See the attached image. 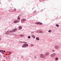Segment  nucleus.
<instances>
[{
  "label": "nucleus",
  "instance_id": "10",
  "mask_svg": "<svg viewBox=\"0 0 61 61\" xmlns=\"http://www.w3.org/2000/svg\"><path fill=\"white\" fill-rule=\"evenodd\" d=\"M32 37L34 38H35V37H36L35 36H34V35H32Z\"/></svg>",
  "mask_w": 61,
  "mask_h": 61
},
{
  "label": "nucleus",
  "instance_id": "5",
  "mask_svg": "<svg viewBox=\"0 0 61 61\" xmlns=\"http://www.w3.org/2000/svg\"><path fill=\"white\" fill-rule=\"evenodd\" d=\"M45 56H48L49 55V52H47L46 53H45Z\"/></svg>",
  "mask_w": 61,
  "mask_h": 61
},
{
  "label": "nucleus",
  "instance_id": "16",
  "mask_svg": "<svg viewBox=\"0 0 61 61\" xmlns=\"http://www.w3.org/2000/svg\"><path fill=\"white\" fill-rule=\"evenodd\" d=\"M51 32H52V31L51 30H49L48 31V32H49V33Z\"/></svg>",
  "mask_w": 61,
  "mask_h": 61
},
{
  "label": "nucleus",
  "instance_id": "2",
  "mask_svg": "<svg viewBox=\"0 0 61 61\" xmlns=\"http://www.w3.org/2000/svg\"><path fill=\"white\" fill-rule=\"evenodd\" d=\"M28 46V45L27 44H25L22 46V47H27Z\"/></svg>",
  "mask_w": 61,
  "mask_h": 61
},
{
  "label": "nucleus",
  "instance_id": "7",
  "mask_svg": "<svg viewBox=\"0 0 61 61\" xmlns=\"http://www.w3.org/2000/svg\"><path fill=\"white\" fill-rule=\"evenodd\" d=\"M19 21V20H15L14 21V23H17V22H18Z\"/></svg>",
  "mask_w": 61,
  "mask_h": 61
},
{
  "label": "nucleus",
  "instance_id": "20",
  "mask_svg": "<svg viewBox=\"0 0 61 61\" xmlns=\"http://www.w3.org/2000/svg\"><path fill=\"white\" fill-rule=\"evenodd\" d=\"M14 11L15 12V11H16V9H14Z\"/></svg>",
  "mask_w": 61,
  "mask_h": 61
},
{
  "label": "nucleus",
  "instance_id": "9",
  "mask_svg": "<svg viewBox=\"0 0 61 61\" xmlns=\"http://www.w3.org/2000/svg\"><path fill=\"white\" fill-rule=\"evenodd\" d=\"M19 28L20 30V29H21L22 28V27L20 26H19Z\"/></svg>",
  "mask_w": 61,
  "mask_h": 61
},
{
  "label": "nucleus",
  "instance_id": "11",
  "mask_svg": "<svg viewBox=\"0 0 61 61\" xmlns=\"http://www.w3.org/2000/svg\"><path fill=\"white\" fill-rule=\"evenodd\" d=\"M9 32H10V33H13V32H14V31H13V30H12L10 31H9Z\"/></svg>",
  "mask_w": 61,
  "mask_h": 61
},
{
  "label": "nucleus",
  "instance_id": "31",
  "mask_svg": "<svg viewBox=\"0 0 61 61\" xmlns=\"http://www.w3.org/2000/svg\"><path fill=\"white\" fill-rule=\"evenodd\" d=\"M5 52V51H4V52Z\"/></svg>",
  "mask_w": 61,
  "mask_h": 61
},
{
  "label": "nucleus",
  "instance_id": "32",
  "mask_svg": "<svg viewBox=\"0 0 61 61\" xmlns=\"http://www.w3.org/2000/svg\"><path fill=\"white\" fill-rule=\"evenodd\" d=\"M0 51H2V50H0Z\"/></svg>",
  "mask_w": 61,
  "mask_h": 61
},
{
  "label": "nucleus",
  "instance_id": "12",
  "mask_svg": "<svg viewBox=\"0 0 61 61\" xmlns=\"http://www.w3.org/2000/svg\"><path fill=\"white\" fill-rule=\"evenodd\" d=\"M16 29H15L13 30V32H15V31H16Z\"/></svg>",
  "mask_w": 61,
  "mask_h": 61
},
{
  "label": "nucleus",
  "instance_id": "8",
  "mask_svg": "<svg viewBox=\"0 0 61 61\" xmlns=\"http://www.w3.org/2000/svg\"><path fill=\"white\" fill-rule=\"evenodd\" d=\"M22 20L23 22H25V21H26V19H22Z\"/></svg>",
  "mask_w": 61,
  "mask_h": 61
},
{
  "label": "nucleus",
  "instance_id": "6",
  "mask_svg": "<svg viewBox=\"0 0 61 61\" xmlns=\"http://www.w3.org/2000/svg\"><path fill=\"white\" fill-rule=\"evenodd\" d=\"M59 46H55V49H58Z\"/></svg>",
  "mask_w": 61,
  "mask_h": 61
},
{
  "label": "nucleus",
  "instance_id": "14",
  "mask_svg": "<svg viewBox=\"0 0 61 61\" xmlns=\"http://www.w3.org/2000/svg\"><path fill=\"white\" fill-rule=\"evenodd\" d=\"M58 58H57V57H56L55 58V60H58Z\"/></svg>",
  "mask_w": 61,
  "mask_h": 61
},
{
  "label": "nucleus",
  "instance_id": "22",
  "mask_svg": "<svg viewBox=\"0 0 61 61\" xmlns=\"http://www.w3.org/2000/svg\"><path fill=\"white\" fill-rule=\"evenodd\" d=\"M28 38H30V36H29L28 37Z\"/></svg>",
  "mask_w": 61,
  "mask_h": 61
},
{
  "label": "nucleus",
  "instance_id": "13",
  "mask_svg": "<svg viewBox=\"0 0 61 61\" xmlns=\"http://www.w3.org/2000/svg\"><path fill=\"white\" fill-rule=\"evenodd\" d=\"M23 36H24L23 35H20V37H23Z\"/></svg>",
  "mask_w": 61,
  "mask_h": 61
},
{
  "label": "nucleus",
  "instance_id": "15",
  "mask_svg": "<svg viewBox=\"0 0 61 61\" xmlns=\"http://www.w3.org/2000/svg\"><path fill=\"white\" fill-rule=\"evenodd\" d=\"M36 39L37 40H39V39L38 37H36Z\"/></svg>",
  "mask_w": 61,
  "mask_h": 61
},
{
  "label": "nucleus",
  "instance_id": "25",
  "mask_svg": "<svg viewBox=\"0 0 61 61\" xmlns=\"http://www.w3.org/2000/svg\"><path fill=\"white\" fill-rule=\"evenodd\" d=\"M36 14V12H34L33 13V14Z\"/></svg>",
  "mask_w": 61,
  "mask_h": 61
},
{
  "label": "nucleus",
  "instance_id": "19",
  "mask_svg": "<svg viewBox=\"0 0 61 61\" xmlns=\"http://www.w3.org/2000/svg\"><path fill=\"white\" fill-rule=\"evenodd\" d=\"M12 53V52H9V54L10 55V54H11Z\"/></svg>",
  "mask_w": 61,
  "mask_h": 61
},
{
  "label": "nucleus",
  "instance_id": "18",
  "mask_svg": "<svg viewBox=\"0 0 61 61\" xmlns=\"http://www.w3.org/2000/svg\"><path fill=\"white\" fill-rule=\"evenodd\" d=\"M18 19H20V18L19 17V16H18Z\"/></svg>",
  "mask_w": 61,
  "mask_h": 61
},
{
  "label": "nucleus",
  "instance_id": "1",
  "mask_svg": "<svg viewBox=\"0 0 61 61\" xmlns=\"http://www.w3.org/2000/svg\"><path fill=\"white\" fill-rule=\"evenodd\" d=\"M40 57L41 58H45V57H46V56H45V55L44 56V55L43 54H41L40 55Z\"/></svg>",
  "mask_w": 61,
  "mask_h": 61
},
{
  "label": "nucleus",
  "instance_id": "33",
  "mask_svg": "<svg viewBox=\"0 0 61 61\" xmlns=\"http://www.w3.org/2000/svg\"><path fill=\"white\" fill-rule=\"evenodd\" d=\"M4 56V57H5V56Z\"/></svg>",
  "mask_w": 61,
  "mask_h": 61
},
{
  "label": "nucleus",
  "instance_id": "24",
  "mask_svg": "<svg viewBox=\"0 0 61 61\" xmlns=\"http://www.w3.org/2000/svg\"><path fill=\"white\" fill-rule=\"evenodd\" d=\"M9 32H7V34H9Z\"/></svg>",
  "mask_w": 61,
  "mask_h": 61
},
{
  "label": "nucleus",
  "instance_id": "30",
  "mask_svg": "<svg viewBox=\"0 0 61 61\" xmlns=\"http://www.w3.org/2000/svg\"><path fill=\"white\" fill-rule=\"evenodd\" d=\"M1 40V38H0V41Z\"/></svg>",
  "mask_w": 61,
  "mask_h": 61
},
{
  "label": "nucleus",
  "instance_id": "26",
  "mask_svg": "<svg viewBox=\"0 0 61 61\" xmlns=\"http://www.w3.org/2000/svg\"><path fill=\"white\" fill-rule=\"evenodd\" d=\"M54 51H55V50H52L53 52H54Z\"/></svg>",
  "mask_w": 61,
  "mask_h": 61
},
{
  "label": "nucleus",
  "instance_id": "17",
  "mask_svg": "<svg viewBox=\"0 0 61 61\" xmlns=\"http://www.w3.org/2000/svg\"><path fill=\"white\" fill-rule=\"evenodd\" d=\"M39 32L40 33H43V32L41 31H39Z\"/></svg>",
  "mask_w": 61,
  "mask_h": 61
},
{
  "label": "nucleus",
  "instance_id": "21",
  "mask_svg": "<svg viewBox=\"0 0 61 61\" xmlns=\"http://www.w3.org/2000/svg\"><path fill=\"white\" fill-rule=\"evenodd\" d=\"M57 26H59V25L58 24H56V25Z\"/></svg>",
  "mask_w": 61,
  "mask_h": 61
},
{
  "label": "nucleus",
  "instance_id": "29",
  "mask_svg": "<svg viewBox=\"0 0 61 61\" xmlns=\"http://www.w3.org/2000/svg\"><path fill=\"white\" fill-rule=\"evenodd\" d=\"M2 52H3V51H4V50H2Z\"/></svg>",
  "mask_w": 61,
  "mask_h": 61
},
{
  "label": "nucleus",
  "instance_id": "28",
  "mask_svg": "<svg viewBox=\"0 0 61 61\" xmlns=\"http://www.w3.org/2000/svg\"><path fill=\"white\" fill-rule=\"evenodd\" d=\"M35 58H36V57H35Z\"/></svg>",
  "mask_w": 61,
  "mask_h": 61
},
{
  "label": "nucleus",
  "instance_id": "23",
  "mask_svg": "<svg viewBox=\"0 0 61 61\" xmlns=\"http://www.w3.org/2000/svg\"><path fill=\"white\" fill-rule=\"evenodd\" d=\"M31 46H34V45L33 44H31Z\"/></svg>",
  "mask_w": 61,
  "mask_h": 61
},
{
  "label": "nucleus",
  "instance_id": "3",
  "mask_svg": "<svg viewBox=\"0 0 61 61\" xmlns=\"http://www.w3.org/2000/svg\"><path fill=\"white\" fill-rule=\"evenodd\" d=\"M56 55V54L55 53H54L53 54H51V57H54Z\"/></svg>",
  "mask_w": 61,
  "mask_h": 61
},
{
  "label": "nucleus",
  "instance_id": "27",
  "mask_svg": "<svg viewBox=\"0 0 61 61\" xmlns=\"http://www.w3.org/2000/svg\"><path fill=\"white\" fill-rule=\"evenodd\" d=\"M23 43H25V42H23Z\"/></svg>",
  "mask_w": 61,
  "mask_h": 61
},
{
  "label": "nucleus",
  "instance_id": "4",
  "mask_svg": "<svg viewBox=\"0 0 61 61\" xmlns=\"http://www.w3.org/2000/svg\"><path fill=\"white\" fill-rule=\"evenodd\" d=\"M36 24H37L38 25H42L43 24L42 23H41L40 22H37L35 23Z\"/></svg>",
  "mask_w": 61,
  "mask_h": 61
}]
</instances>
